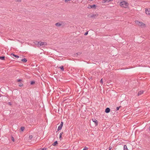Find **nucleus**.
<instances>
[{
	"instance_id": "1",
	"label": "nucleus",
	"mask_w": 150,
	"mask_h": 150,
	"mask_svg": "<svg viewBox=\"0 0 150 150\" xmlns=\"http://www.w3.org/2000/svg\"><path fill=\"white\" fill-rule=\"evenodd\" d=\"M120 6L122 7L127 8L129 5V4L125 1H122L120 3Z\"/></svg>"
},
{
	"instance_id": "2",
	"label": "nucleus",
	"mask_w": 150,
	"mask_h": 150,
	"mask_svg": "<svg viewBox=\"0 0 150 150\" xmlns=\"http://www.w3.org/2000/svg\"><path fill=\"white\" fill-rule=\"evenodd\" d=\"M47 44L46 42H42L39 41V47H40L41 46L44 47V46L45 45H47Z\"/></svg>"
},
{
	"instance_id": "3",
	"label": "nucleus",
	"mask_w": 150,
	"mask_h": 150,
	"mask_svg": "<svg viewBox=\"0 0 150 150\" xmlns=\"http://www.w3.org/2000/svg\"><path fill=\"white\" fill-rule=\"evenodd\" d=\"M136 23L139 26H142L145 25V24L142 22H139L138 21H137Z\"/></svg>"
},
{
	"instance_id": "4",
	"label": "nucleus",
	"mask_w": 150,
	"mask_h": 150,
	"mask_svg": "<svg viewBox=\"0 0 150 150\" xmlns=\"http://www.w3.org/2000/svg\"><path fill=\"white\" fill-rule=\"evenodd\" d=\"M146 13L148 15H150V8L148 9L146 8L145 10Z\"/></svg>"
},
{
	"instance_id": "5",
	"label": "nucleus",
	"mask_w": 150,
	"mask_h": 150,
	"mask_svg": "<svg viewBox=\"0 0 150 150\" xmlns=\"http://www.w3.org/2000/svg\"><path fill=\"white\" fill-rule=\"evenodd\" d=\"M87 16L89 18H92L94 17V14L93 13L88 14Z\"/></svg>"
},
{
	"instance_id": "6",
	"label": "nucleus",
	"mask_w": 150,
	"mask_h": 150,
	"mask_svg": "<svg viewBox=\"0 0 150 150\" xmlns=\"http://www.w3.org/2000/svg\"><path fill=\"white\" fill-rule=\"evenodd\" d=\"M113 0H103L102 3H105V2H109L110 1H112Z\"/></svg>"
},
{
	"instance_id": "7",
	"label": "nucleus",
	"mask_w": 150,
	"mask_h": 150,
	"mask_svg": "<svg viewBox=\"0 0 150 150\" xmlns=\"http://www.w3.org/2000/svg\"><path fill=\"white\" fill-rule=\"evenodd\" d=\"M110 109L109 108H106L105 112L106 113H108L110 112Z\"/></svg>"
},
{
	"instance_id": "8",
	"label": "nucleus",
	"mask_w": 150,
	"mask_h": 150,
	"mask_svg": "<svg viewBox=\"0 0 150 150\" xmlns=\"http://www.w3.org/2000/svg\"><path fill=\"white\" fill-rule=\"evenodd\" d=\"M144 92V91H139L137 94V95L138 96H139L141 94H142Z\"/></svg>"
},
{
	"instance_id": "9",
	"label": "nucleus",
	"mask_w": 150,
	"mask_h": 150,
	"mask_svg": "<svg viewBox=\"0 0 150 150\" xmlns=\"http://www.w3.org/2000/svg\"><path fill=\"white\" fill-rule=\"evenodd\" d=\"M35 45H37L38 47H39V41H36L34 42Z\"/></svg>"
},
{
	"instance_id": "10",
	"label": "nucleus",
	"mask_w": 150,
	"mask_h": 150,
	"mask_svg": "<svg viewBox=\"0 0 150 150\" xmlns=\"http://www.w3.org/2000/svg\"><path fill=\"white\" fill-rule=\"evenodd\" d=\"M58 144V142L57 141H55L52 144V145L53 146H56Z\"/></svg>"
},
{
	"instance_id": "11",
	"label": "nucleus",
	"mask_w": 150,
	"mask_h": 150,
	"mask_svg": "<svg viewBox=\"0 0 150 150\" xmlns=\"http://www.w3.org/2000/svg\"><path fill=\"white\" fill-rule=\"evenodd\" d=\"M94 8V4L92 5H88L87 6V8Z\"/></svg>"
},
{
	"instance_id": "12",
	"label": "nucleus",
	"mask_w": 150,
	"mask_h": 150,
	"mask_svg": "<svg viewBox=\"0 0 150 150\" xmlns=\"http://www.w3.org/2000/svg\"><path fill=\"white\" fill-rule=\"evenodd\" d=\"M62 126H61V125H60L58 127V129H57V131H59L60 130H61L62 129Z\"/></svg>"
},
{
	"instance_id": "13",
	"label": "nucleus",
	"mask_w": 150,
	"mask_h": 150,
	"mask_svg": "<svg viewBox=\"0 0 150 150\" xmlns=\"http://www.w3.org/2000/svg\"><path fill=\"white\" fill-rule=\"evenodd\" d=\"M58 68H60L62 71H63L64 70V66L62 65L60 67H59Z\"/></svg>"
},
{
	"instance_id": "14",
	"label": "nucleus",
	"mask_w": 150,
	"mask_h": 150,
	"mask_svg": "<svg viewBox=\"0 0 150 150\" xmlns=\"http://www.w3.org/2000/svg\"><path fill=\"white\" fill-rule=\"evenodd\" d=\"M11 55H13V57H16V58H18L19 57V56L18 55H15L13 53H11Z\"/></svg>"
},
{
	"instance_id": "15",
	"label": "nucleus",
	"mask_w": 150,
	"mask_h": 150,
	"mask_svg": "<svg viewBox=\"0 0 150 150\" xmlns=\"http://www.w3.org/2000/svg\"><path fill=\"white\" fill-rule=\"evenodd\" d=\"M5 57L4 56H0V59L2 60H5Z\"/></svg>"
},
{
	"instance_id": "16",
	"label": "nucleus",
	"mask_w": 150,
	"mask_h": 150,
	"mask_svg": "<svg viewBox=\"0 0 150 150\" xmlns=\"http://www.w3.org/2000/svg\"><path fill=\"white\" fill-rule=\"evenodd\" d=\"M27 59L26 58H24L21 59V61H23L24 62H27Z\"/></svg>"
},
{
	"instance_id": "17",
	"label": "nucleus",
	"mask_w": 150,
	"mask_h": 150,
	"mask_svg": "<svg viewBox=\"0 0 150 150\" xmlns=\"http://www.w3.org/2000/svg\"><path fill=\"white\" fill-rule=\"evenodd\" d=\"M55 25L56 26H57L59 27V26H60L61 25V24L59 23H55Z\"/></svg>"
},
{
	"instance_id": "18",
	"label": "nucleus",
	"mask_w": 150,
	"mask_h": 150,
	"mask_svg": "<svg viewBox=\"0 0 150 150\" xmlns=\"http://www.w3.org/2000/svg\"><path fill=\"white\" fill-rule=\"evenodd\" d=\"M123 150H128L127 146L126 145H125L124 146Z\"/></svg>"
},
{
	"instance_id": "19",
	"label": "nucleus",
	"mask_w": 150,
	"mask_h": 150,
	"mask_svg": "<svg viewBox=\"0 0 150 150\" xmlns=\"http://www.w3.org/2000/svg\"><path fill=\"white\" fill-rule=\"evenodd\" d=\"M94 123H95L96 126H97L98 124V121L96 119H94Z\"/></svg>"
},
{
	"instance_id": "20",
	"label": "nucleus",
	"mask_w": 150,
	"mask_h": 150,
	"mask_svg": "<svg viewBox=\"0 0 150 150\" xmlns=\"http://www.w3.org/2000/svg\"><path fill=\"white\" fill-rule=\"evenodd\" d=\"M35 81H32L30 82V84L31 85H33L34 84H35Z\"/></svg>"
},
{
	"instance_id": "21",
	"label": "nucleus",
	"mask_w": 150,
	"mask_h": 150,
	"mask_svg": "<svg viewBox=\"0 0 150 150\" xmlns=\"http://www.w3.org/2000/svg\"><path fill=\"white\" fill-rule=\"evenodd\" d=\"M11 140L13 141V142H14V138H13V137L12 136H11Z\"/></svg>"
},
{
	"instance_id": "22",
	"label": "nucleus",
	"mask_w": 150,
	"mask_h": 150,
	"mask_svg": "<svg viewBox=\"0 0 150 150\" xmlns=\"http://www.w3.org/2000/svg\"><path fill=\"white\" fill-rule=\"evenodd\" d=\"M25 129V128L24 127H21V131H23Z\"/></svg>"
},
{
	"instance_id": "23",
	"label": "nucleus",
	"mask_w": 150,
	"mask_h": 150,
	"mask_svg": "<svg viewBox=\"0 0 150 150\" xmlns=\"http://www.w3.org/2000/svg\"><path fill=\"white\" fill-rule=\"evenodd\" d=\"M98 14L97 13H94V18L97 17L98 16Z\"/></svg>"
},
{
	"instance_id": "24",
	"label": "nucleus",
	"mask_w": 150,
	"mask_h": 150,
	"mask_svg": "<svg viewBox=\"0 0 150 150\" xmlns=\"http://www.w3.org/2000/svg\"><path fill=\"white\" fill-rule=\"evenodd\" d=\"M120 106L119 107H117L116 108V111L118 110H119V108H120Z\"/></svg>"
},
{
	"instance_id": "25",
	"label": "nucleus",
	"mask_w": 150,
	"mask_h": 150,
	"mask_svg": "<svg viewBox=\"0 0 150 150\" xmlns=\"http://www.w3.org/2000/svg\"><path fill=\"white\" fill-rule=\"evenodd\" d=\"M88 149V148H87V147L86 146H85L83 149V150H87V149Z\"/></svg>"
},
{
	"instance_id": "26",
	"label": "nucleus",
	"mask_w": 150,
	"mask_h": 150,
	"mask_svg": "<svg viewBox=\"0 0 150 150\" xmlns=\"http://www.w3.org/2000/svg\"><path fill=\"white\" fill-rule=\"evenodd\" d=\"M22 86H23V84L22 83H20L19 85V86L20 87H21Z\"/></svg>"
},
{
	"instance_id": "27",
	"label": "nucleus",
	"mask_w": 150,
	"mask_h": 150,
	"mask_svg": "<svg viewBox=\"0 0 150 150\" xmlns=\"http://www.w3.org/2000/svg\"><path fill=\"white\" fill-rule=\"evenodd\" d=\"M80 52H78V53H75L74 54V55L76 56L77 55H80Z\"/></svg>"
},
{
	"instance_id": "28",
	"label": "nucleus",
	"mask_w": 150,
	"mask_h": 150,
	"mask_svg": "<svg viewBox=\"0 0 150 150\" xmlns=\"http://www.w3.org/2000/svg\"><path fill=\"white\" fill-rule=\"evenodd\" d=\"M47 148H43L41 150H40V149L39 150H46Z\"/></svg>"
},
{
	"instance_id": "29",
	"label": "nucleus",
	"mask_w": 150,
	"mask_h": 150,
	"mask_svg": "<svg viewBox=\"0 0 150 150\" xmlns=\"http://www.w3.org/2000/svg\"><path fill=\"white\" fill-rule=\"evenodd\" d=\"M29 137L30 139H31L33 138V136H32V135H29Z\"/></svg>"
},
{
	"instance_id": "30",
	"label": "nucleus",
	"mask_w": 150,
	"mask_h": 150,
	"mask_svg": "<svg viewBox=\"0 0 150 150\" xmlns=\"http://www.w3.org/2000/svg\"><path fill=\"white\" fill-rule=\"evenodd\" d=\"M100 83L102 84L103 83V79H101L100 81Z\"/></svg>"
},
{
	"instance_id": "31",
	"label": "nucleus",
	"mask_w": 150,
	"mask_h": 150,
	"mask_svg": "<svg viewBox=\"0 0 150 150\" xmlns=\"http://www.w3.org/2000/svg\"><path fill=\"white\" fill-rule=\"evenodd\" d=\"M63 133H64L63 132H62L60 133L59 136H62V135L63 134Z\"/></svg>"
},
{
	"instance_id": "32",
	"label": "nucleus",
	"mask_w": 150,
	"mask_h": 150,
	"mask_svg": "<svg viewBox=\"0 0 150 150\" xmlns=\"http://www.w3.org/2000/svg\"><path fill=\"white\" fill-rule=\"evenodd\" d=\"M88 31L86 32L84 34V35H87L88 34Z\"/></svg>"
},
{
	"instance_id": "33",
	"label": "nucleus",
	"mask_w": 150,
	"mask_h": 150,
	"mask_svg": "<svg viewBox=\"0 0 150 150\" xmlns=\"http://www.w3.org/2000/svg\"><path fill=\"white\" fill-rule=\"evenodd\" d=\"M63 122H61V124H60V125H61V126H63Z\"/></svg>"
},
{
	"instance_id": "34",
	"label": "nucleus",
	"mask_w": 150,
	"mask_h": 150,
	"mask_svg": "<svg viewBox=\"0 0 150 150\" xmlns=\"http://www.w3.org/2000/svg\"><path fill=\"white\" fill-rule=\"evenodd\" d=\"M8 104L10 105H12V103L11 102H9L8 103Z\"/></svg>"
},
{
	"instance_id": "35",
	"label": "nucleus",
	"mask_w": 150,
	"mask_h": 150,
	"mask_svg": "<svg viewBox=\"0 0 150 150\" xmlns=\"http://www.w3.org/2000/svg\"><path fill=\"white\" fill-rule=\"evenodd\" d=\"M59 138L60 140H61L62 139V136H59Z\"/></svg>"
},
{
	"instance_id": "36",
	"label": "nucleus",
	"mask_w": 150,
	"mask_h": 150,
	"mask_svg": "<svg viewBox=\"0 0 150 150\" xmlns=\"http://www.w3.org/2000/svg\"><path fill=\"white\" fill-rule=\"evenodd\" d=\"M22 81V80H21V79H19L17 81H18V82H20V81Z\"/></svg>"
},
{
	"instance_id": "37",
	"label": "nucleus",
	"mask_w": 150,
	"mask_h": 150,
	"mask_svg": "<svg viewBox=\"0 0 150 150\" xmlns=\"http://www.w3.org/2000/svg\"><path fill=\"white\" fill-rule=\"evenodd\" d=\"M70 0H65V1L66 2H68V1H70Z\"/></svg>"
},
{
	"instance_id": "38",
	"label": "nucleus",
	"mask_w": 150,
	"mask_h": 150,
	"mask_svg": "<svg viewBox=\"0 0 150 150\" xmlns=\"http://www.w3.org/2000/svg\"><path fill=\"white\" fill-rule=\"evenodd\" d=\"M111 148H112L111 147H110L109 148V150H110L111 149Z\"/></svg>"
},
{
	"instance_id": "39",
	"label": "nucleus",
	"mask_w": 150,
	"mask_h": 150,
	"mask_svg": "<svg viewBox=\"0 0 150 150\" xmlns=\"http://www.w3.org/2000/svg\"><path fill=\"white\" fill-rule=\"evenodd\" d=\"M96 6V5L95 4H94V9L95 8Z\"/></svg>"
},
{
	"instance_id": "40",
	"label": "nucleus",
	"mask_w": 150,
	"mask_h": 150,
	"mask_svg": "<svg viewBox=\"0 0 150 150\" xmlns=\"http://www.w3.org/2000/svg\"><path fill=\"white\" fill-rule=\"evenodd\" d=\"M92 120L93 122H94V119H92Z\"/></svg>"
},
{
	"instance_id": "41",
	"label": "nucleus",
	"mask_w": 150,
	"mask_h": 150,
	"mask_svg": "<svg viewBox=\"0 0 150 150\" xmlns=\"http://www.w3.org/2000/svg\"><path fill=\"white\" fill-rule=\"evenodd\" d=\"M149 130L150 131V127H149Z\"/></svg>"
},
{
	"instance_id": "42",
	"label": "nucleus",
	"mask_w": 150,
	"mask_h": 150,
	"mask_svg": "<svg viewBox=\"0 0 150 150\" xmlns=\"http://www.w3.org/2000/svg\"><path fill=\"white\" fill-rule=\"evenodd\" d=\"M1 94H0V97H1Z\"/></svg>"
},
{
	"instance_id": "43",
	"label": "nucleus",
	"mask_w": 150,
	"mask_h": 150,
	"mask_svg": "<svg viewBox=\"0 0 150 150\" xmlns=\"http://www.w3.org/2000/svg\"><path fill=\"white\" fill-rule=\"evenodd\" d=\"M93 0H90L91 1H93Z\"/></svg>"
}]
</instances>
